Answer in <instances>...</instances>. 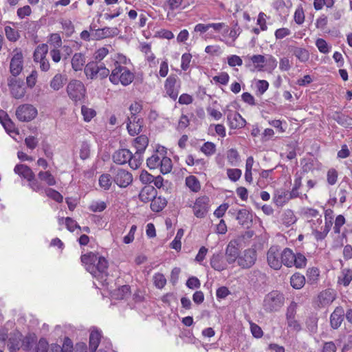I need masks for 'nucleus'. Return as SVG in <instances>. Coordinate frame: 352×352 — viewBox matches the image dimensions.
Listing matches in <instances>:
<instances>
[{"label": "nucleus", "instance_id": "obj_22", "mask_svg": "<svg viewBox=\"0 0 352 352\" xmlns=\"http://www.w3.org/2000/svg\"><path fill=\"white\" fill-rule=\"evenodd\" d=\"M157 195L156 189L152 186H144L139 194V199L144 203H147L152 201Z\"/></svg>", "mask_w": 352, "mask_h": 352}, {"label": "nucleus", "instance_id": "obj_2", "mask_svg": "<svg viewBox=\"0 0 352 352\" xmlns=\"http://www.w3.org/2000/svg\"><path fill=\"white\" fill-rule=\"evenodd\" d=\"M80 260L87 271L94 277L102 283L107 280L109 264L104 257L90 252L81 255Z\"/></svg>", "mask_w": 352, "mask_h": 352}, {"label": "nucleus", "instance_id": "obj_63", "mask_svg": "<svg viewBox=\"0 0 352 352\" xmlns=\"http://www.w3.org/2000/svg\"><path fill=\"white\" fill-rule=\"evenodd\" d=\"M294 54L298 59L301 62L307 61L309 58V54L307 50L303 48H298L295 50Z\"/></svg>", "mask_w": 352, "mask_h": 352}, {"label": "nucleus", "instance_id": "obj_47", "mask_svg": "<svg viewBox=\"0 0 352 352\" xmlns=\"http://www.w3.org/2000/svg\"><path fill=\"white\" fill-rule=\"evenodd\" d=\"M81 113L85 122H89L96 115L94 109L88 108L85 105L81 107Z\"/></svg>", "mask_w": 352, "mask_h": 352}, {"label": "nucleus", "instance_id": "obj_41", "mask_svg": "<svg viewBox=\"0 0 352 352\" xmlns=\"http://www.w3.org/2000/svg\"><path fill=\"white\" fill-rule=\"evenodd\" d=\"M265 56L260 54L257 55H253L250 60L252 63L254 64L255 68H256L258 70L261 71L263 70L265 67Z\"/></svg>", "mask_w": 352, "mask_h": 352}, {"label": "nucleus", "instance_id": "obj_14", "mask_svg": "<svg viewBox=\"0 0 352 352\" xmlns=\"http://www.w3.org/2000/svg\"><path fill=\"white\" fill-rule=\"evenodd\" d=\"M336 299V294L333 289H327L319 293L316 303L320 308L329 306Z\"/></svg>", "mask_w": 352, "mask_h": 352}, {"label": "nucleus", "instance_id": "obj_51", "mask_svg": "<svg viewBox=\"0 0 352 352\" xmlns=\"http://www.w3.org/2000/svg\"><path fill=\"white\" fill-rule=\"evenodd\" d=\"M192 57V54L190 53L182 54L181 58V69L183 71H187L190 68Z\"/></svg>", "mask_w": 352, "mask_h": 352}, {"label": "nucleus", "instance_id": "obj_39", "mask_svg": "<svg viewBox=\"0 0 352 352\" xmlns=\"http://www.w3.org/2000/svg\"><path fill=\"white\" fill-rule=\"evenodd\" d=\"M184 235V230L180 228L177 230L176 236L170 243V247L177 251H180L182 248L181 239Z\"/></svg>", "mask_w": 352, "mask_h": 352}, {"label": "nucleus", "instance_id": "obj_62", "mask_svg": "<svg viewBox=\"0 0 352 352\" xmlns=\"http://www.w3.org/2000/svg\"><path fill=\"white\" fill-rule=\"evenodd\" d=\"M205 52L211 56H219L222 54V50L220 46L212 45L206 47Z\"/></svg>", "mask_w": 352, "mask_h": 352}, {"label": "nucleus", "instance_id": "obj_52", "mask_svg": "<svg viewBox=\"0 0 352 352\" xmlns=\"http://www.w3.org/2000/svg\"><path fill=\"white\" fill-rule=\"evenodd\" d=\"M201 151L206 155H212L216 151V146L213 142H207L203 144Z\"/></svg>", "mask_w": 352, "mask_h": 352}, {"label": "nucleus", "instance_id": "obj_29", "mask_svg": "<svg viewBox=\"0 0 352 352\" xmlns=\"http://www.w3.org/2000/svg\"><path fill=\"white\" fill-rule=\"evenodd\" d=\"M290 284L294 289H300L305 284V277L302 274L296 272L291 276Z\"/></svg>", "mask_w": 352, "mask_h": 352}, {"label": "nucleus", "instance_id": "obj_55", "mask_svg": "<svg viewBox=\"0 0 352 352\" xmlns=\"http://www.w3.org/2000/svg\"><path fill=\"white\" fill-rule=\"evenodd\" d=\"M90 145L87 142H82L80 148V157L85 160L89 157Z\"/></svg>", "mask_w": 352, "mask_h": 352}, {"label": "nucleus", "instance_id": "obj_12", "mask_svg": "<svg viewBox=\"0 0 352 352\" xmlns=\"http://www.w3.org/2000/svg\"><path fill=\"white\" fill-rule=\"evenodd\" d=\"M210 199L207 196L198 197L193 206L194 214L197 218H204L209 210Z\"/></svg>", "mask_w": 352, "mask_h": 352}, {"label": "nucleus", "instance_id": "obj_13", "mask_svg": "<svg viewBox=\"0 0 352 352\" xmlns=\"http://www.w3.org/2000/svg\"><path fill=\"white\" fill-rule=\"evenodd\" d=\"M296 303L292 302L291 305L287 307L286 313V320L287 327L294 331L299 332L301 330V325L295 316L296 314Z\"/></svg>", "mask_w": 352, "mask_h": 352}, {"label": "nucleus", "instance_id": "obj_11", "mask_svg": "<svg viewBox=\"0 0 352 352\" xmlns=\"http://www.w3.org/2000/svg\"><path fill=\"white\" fill-rule=\"evenodd\" d=\"M267 261L270 267L275 270L281 268V252L278 246H272L267 253Z\"/></svg>", "mask_w": 352, "mask_h": 352}, {"label": "nucleus", "instance_id": "obj_9", "mask_svg": "<svg viewBox=\"0 0 352 352\" xmlns=\"http://www.w3.org/2000/svg\"><path fill=\"white\" fill-rule=\"evenodd\" d=\"M256 259V251L249 248L245 250L242 254L239 255L237 263L242 269H250L255 264Z\"/></svg>", "mask_w": 352, "mask_h": 352}, {"label": "nucleus", "instance_id": "obj_48", "mask_svg": "<svg viewBox=\"0 0 352 352\" xmlns=\"http://www.w3.org/2000/svg\"><path fill=\"white\" fill-rule=\"evenodd\" d=\"M34 342L35 340L34 337L32 336H26L23 338H22L21 346L23 347V350L29 351L32 350Z\"/></svg>", "mask_w": 352, "mask_h": 352}, {"label": "nucleus", "instance_id": "obj_50", "mask_svg": "<svg viewBox=\"0 0 352 352\" xmlns=\"http://www.w3.org/2000/svg\"><path fill=\"white\" fill-rule=\"evenodd\" d=\"M294 260V265L296 268H302L306 266L307 264V258L306 257L301 253H297L295 254Z\"/></svg>", "mask_w": 352, "mask_h": 352}, {"label": "nucleus", "instance_id": "obj_49", "mask_svg": "<svg viewBox=\"0 0 352 352\" xmlns=\"http://www.w3.org/2000/svg\"><path fill=\"white\" fill-rule=\"evenodd\" d=\"M227 159L231 165H236L239 160V154L235 148H230L227 153Z\"/></svg>", "mask_w": 352, "mask_h": 352}, {"label": "nucleus", "instance_id": "obj_35", "mask_svg": "<svg viewBox=\"0 0 352 352\" xmlns=\"http://www.w3.org/2000/svg\"><path fill=\"white\" fill-rule=\"evenodd\" d=\"M282 221L284 225L289 227L296 221V217L292 210H287L282 216Z\"/></svg>", "mask_w": 352, "mask_h": 352}, {"label": "nucleus", "instance_id": "obj_16", "mask_svg": "<svg viewBox=\"0 0 352 352\" xmlns=\"http://www.w3.org/2000/svg\"><path fill=\"white\" fill-rule=\"evenodd\" d=\"M120 30L116 27H104L98 28L93 34L94 39L100 41L107 38H113L119 34Z\"/></svg>", "mask_w": 352, "mask_h": 352}, {"label": "nucleus", "instance_id": "obj_19", "mask_svg": "<svg viewBox=\"0 0 352 352\" xmlns=\"http://www.w3.org/2000/svg\"><path fill=\"white\" fill-rule=\"evenodd\" d=\"M236 219L239 224L244 228H248L252 223V214L245 208L239 209L236 212Z\"/></svg>", "mask_w": 352, "mask_h": 352}, {"label": "nucleus", "instance_id": "obj_20", "mask_svg": "<svg viewBox=\"0 0 352 352\" xmlns=\"http://www.w3.org/2000/svg\"><path fill=\"white\" fill-rule=\"evenodd\" d=\"M228 262L222 253L214 254L210 258L211 267L217 271L221 272L227 268Z\"/></svg>", "mask_w": 352, "mask_h": 352}, {"label": "nucleus", "instance_id": "obj_61", "mask_svg": "<svg viewBox=\"0 0 352 352\" xmlns=\"http://www.w3.org/2000/svg\"><path fill=\"white\" fill-rule=\"evenodd\" d=\"M107 208V204L104 201H94L89 206V208L91 211L97 212H102Z\"/></svg>", "mask_w": 352, "mask_h": 352}, {"label": "nucleus", "instance_id": "obj_6", "mask_svg": "<svg viewBox=\"0 0 352 352\" xmlns=\"http://www.w3.org/2000/svg\"><path fill=\"white\" fill-rule=\"evenodd\" d=\"M110 172L113 182L120 188H126L133 182V175L128 170L111 166Z\"/></svg>", "mask_w": 352, "mask_h": 352}, {"label": "nucleus", "instance_id": "obj_3", "mask_svg": "<svg viewBox=\"0 0 352 352\" xmlns=\"http://www.w3.org/2000/svg\"><path fill=\"white\" fill-rule=\"evenodd\" d=\"M14 171L20 177L27 179L29 187L34 192H41L44 186L35 177L34 173L28 166L19 164L15 166Z\"/></svg>", "mask_w": 352, "mask_h": 352}, {"label": "nucleus", "instance_id": "obj_53", "mask_svg": "<svg viewBox=\"0 0 352 352\" xmlns=\"http://www.w3.org/2000/svg\"><path fill=\"white\" fill-rule=\"evenodd\" d=\"M242 175V172L239 168L227 169V175L232 182L238 181Z\"/></svg>", "mask_w": 352, "mask_h": 352}, {"label": "nucleus", "instance_id": "obj_5", "mask_svg": "<svg viewBox=\"0 0 352 352\" xmlns=\"http://www.w3.org/2000/svg\"><path fill=\"white\" fill-rule=\"evenodd\" d=\"M48 50V45L42 43L36 46L33 53L34 63L39 65V68L43 72H47L50 69V64L47 58Z\"/></svg>", "mask_w": 352, "mask_h": 352}, {"label": "nucleus", "instance_id": "obj_32", "mask_svg": "<svg viewBox=\"0 0 352 352\" xmlns=\"http://www.w3.org/2000/svg\"><path fill=\"white\" fill-rule=\"evenodd\" d=\"M352 280V270L351 269H343L340 276L338 277V283L347 287Z\"/></svg>", "mask_w": 352, "mask_h": 352}, {"label": "nucleus", "instance_id": "obj_34", "mask_svg": "<svg viewBox=\"0 0 352 352\" xmlns=\"http://www.w3.org/2000/svg\"><path fill=\"white\" fill-rule=\"evenodd\" d=\"M67 79L65 75L57 74L51 80L50 85L52 88H60L67 83Z\"/></svg>", "mask_w": 352, "mask_h": 352}, {"label": "nucleus", "instance_id": "obj_33", "mask_svg": "<svg viewBox=\"0 0 352 352\" xmlns=\"http://www.w3.org/2000/svg\"><path fill=\"white\" fill-rule=\"evenodd\" d=\"M186 185L191 191L197 192L201 189L200 182L198 179L193 175L188 176L186 178Z\"/></svg>", "mask_w": 352, "mask_h": 352}, {"label": "nucleus", "instance_id": "obj_31", "mask_svg": "<svg viewBox=\"0 0 352 352\" xmlns=\"http://www.w3.org/2000/svg\"><path fill=\"white\" fill-rule=\"evenodd\" d=\"M140 50L144 54L145 58L148 63H152L155 60V56L152 52L151 45L150 43L146 42L141 43Z\"/></svg>", "mask_w": 352, "mask_h": 352}, {"label": "nucleus", "instance_id": "obj_54", "mask_svg": "<svg viewBox=\"0 0 352 352\" xmlns=\"http://www.w3.org/2000/svg\"><path fill=\"white\" fill-rule=\"evenodd\" d=\"M209 28H212L217 33L222 31L227 33L228 32V25L223 22L209 23Z\"/></svg>", "mask_w": 352, "mask_h": 352}, {"label": "nucleus", "instance_id": "obj_15", "mask_svg": "<svg viewBox=\"0 0 352 352\" xmlns=\"http://www.w3.org/2000/svg\"><path fill=\"white\" fill-rule=\"evenodd\" d=\"M22 338L23 335L19 331L12 332L9 336L6 334L1 335V339L3 340L8 338V347L10 352H16L19 350Z\"/></svg>", "mask_w": 352, "mask_h": 352}, {"label": "nucleus", "instance_id": "obj_7", "mask_svg": "<svg viewBox=\"0 0 352 352\" xmlns=\"http://www.w3.org/2000/svg\"><path fill=\"white\" fill-rule=\"evenodd\" d=\"M85 74L91 79H102L109 77L110 71L104 66L99 65L96 62H90L85 67Z\"/></svg>", "mask_w": 352, "mask_h": 352}, {"label": "nucleus", "instance_id": "obj_18", "mask_svg": "<svg viewBox=\"0 0 352 352\" xmlns=\"http://www.w3.org/2000/svg\"><path fill=\"white\" fill-rule=\"evenodd\" d=\"M230 127L232 129H241L245 126V120L236 111H230L227 114Z\"/></svg>", "mask_w": 352, "mask_h": 352}, {"label": "nucleus", "instance_id": "obj_1", "mask_svg": "<svg viewBox=\"0 0 352 352\" xmlns=\"http://www.w3.org/2000/svg\"><path fill=\"white\" fill-rule=\"evenodd\" d=\"M112 60L113 68L109 75V81L115 85H129L135 79V73L127 67L131 65L130 58L121 53H117Z\"/></svg>", "mask_w": 352, "mask_h": 352}, {"label": "nucleus", "instance_id": "obj_38", "mask_svg": "<svg viewBox=\"0 0 352 352\" xmlns=\"http://www.w3.org/2000/svg\"><path fill=\"white\" fill-rule=\"evenodd\" d=\"M160 172L165 175L170 173L172 170V161L169 157H164L160 164Z\"/></svg>", "mask_w": 352, "mask_h": 352}, {"label": "nucleus", "instance_id": "obj_25", "mask_svg": "<svg viewBox=\"0 0 352 352\" xmlns=\"http://www.w3.org/2000/svg\"><path fill=\"white\" fill-rule=\"evenodd\" d=\"M85 63V56L82 53H75L71 61L73 69L76 72L82 70Z\"/></svg>", "mask_w": 352, "mask_h": 352}, {"label": "nucleus", "instance_id": "obj_60", "mask_svg": "<svg viewBox=\"0 0 352 352\" xmlns=\"http://www.w3.org/2000/svg\"><path fill=\"white\" fill-rule=\"evenodd\" d=\"M32 14V9L30 6L26 5L21 8H19L16 11L17 16L23 19L26 16H30Z\"/></svg>", "mask_w": 352, "mask_h": 352}, {"label": "nucleus", "instance_id": "obj_24", "mask_svg": "<svg viewBox=\"0 0 352 352\" xmlns=\"http://www.w3.org/2000/svg\"><path fill=\"white\" fill-rule=\"evenodd\" d=\"M226 256L228 264H232L238 260L239 256V249L232 242H230L227 245Z\"/></svg>", "mask_w": 352, "mask_h": 352}, {"label": "nucleus", "instance_id": "obj_4", "mask_svg": "<svg viewBox=\"0 0 352 352\" xmlns=\"http://www.w3.org/2000/svg\"><path fill=\"white\" fill-rule=\"evenodd\" d=\"M285 298L283 295L277 291H273L264 298L263 309L267 312L278 311L284 304Z\"/></svg>", "mask_w": 352, "mask_h": 352}, {"label": "nucleus", "instance_id": "obj_45", "mask_svg": "<svg viewBox=\"0 0 352 352\" xmlns=\"http://www.w3.org/2000/svg\"><path fill=\"white\" fill-rule=\"evenodd\" d=\"M316 45L319 52L322 54H328L331 48V47L328 45L327 41L321 38H319L316 41Z\"/></svg>", "mask_w": 352, "mask_h": 352}, {"label": "nucleus", "instance_id": "obj_30", "mask_svg": "<svg viewBox=\"0 0 352 352\" xmlns=\"http://www.w3.org/2000/svg\"><path fill=\"white\" fill-rule=\"evenodd\" d=\"M166 204L167 201L165 198L155 196L151 201V209L153 212H160L166 207Z\"/></svg>", "mask_w": 352, "mask_h": 352}, {"label": "nucleus", "instance_id": "obj_23", "mask_svg": "<svg viewBox=\"0 0 352 352\" xmlns=\"http://www.w3.org/2000/svg\"><path fill=\"white\" fill-rule=\"evenodd\" d=\"M102 338L101 331L94 328L89 335V347L90 352H95Z\"/></svg>", "mask_w": 352, "mask_h": 352}, {"label": "nucleus", "instance_id": "obj_57", "mask_svg": "<svg viewBox=\"0 0 352 352\" xmlns=\"http://www.w3.org/2000/svg\"><path fill=\"white\" fill-rule=\"evenodd\" d=\"M153 280L155 286L159 289H162L166 283L165 276L160 273L155 274L153 276Z\"/></svg>", "mask_w": 352, "mask_h": 352}, {"label": "nucleus", "instance_id": "obj_43", "mask_svg": "<svg viewBox=\"0 0 352 352\" xmlns=\"http://www.w3.org/2000/svg\"><path fill=\"white\" fill-rule=\"evenodd\" d=\"M143 153H138V152H135V154H133V159L129 161V166L131 168L135 170L138 169L143 162Z\"/></svg>", "mask_w": 352, "mask_h": 352}, {"label": "nucleus", "instance_id": "obj_64", "mask_svg": "<svg viewBox=\"0 0 352 352\" xmlns=\"http://www.w3.org/2000/svg\"><path fill=\"white\" fill-rule=\"evenodd\" d=\"M48 43L56 48L59 47L62 45L61 37L58 33H52L50 36Z\"/></svg>", "mask_w": 352, "mask_h": 352}, {"label": "nucleus", "instance_id": "obj_56", "mask_svg": "<svg viewBox=\"0 0 352 352\" xmlns=\"http://www.w3.org/2000/svg\"><path fill=\"white\" fill-rule=\"evenodd\" d=\"M161 159L157 154H154L146 160L147 166L150 169H154L160 166Z\"/></svg>", "mask_w": 352, "mask_h": 352}, {"label": "nucleus", "instance_id": "obj_37", "mask_svg": "<svg viewBox=\"0 0 352 352\" xmlns=\"http://www.w3.org/2000/svg\"><path fill=\"white\" fill-rule=\"evenodd\" d=\"M112 176L110 174L104 173L99 177V185L104 190H108L112 184Z\"/></svg>", "mask_w": 352, "mask_h": 352}, {"label": "nucleus", "instance_id": "obj_42", "mask_svg": "<svg viewBox=\"0 0 352 352\" xmlns=\"http://www.w3.org/2000/svg\"><path fill=\"white\" fill-rule=\"evenodd\" d=\"M45 191L46 195L58 203H61L63 200V197L57 190L52 188H45L42 192Z\"/></svg>", "mask_w": 352, "mask_h": 352}, {"label": "nucleus", "instance_id": "obj_58", "mask_svg": "<svg viewBox=\"0 0 352 352\" xmlns=\"http://www.w3.org/2000/svg\"><path fill=\"white\" fill-rule=\"evenodd\" d=\"M276 59L272 55H267L265 58V67L266 69L274 70L277 66Z\"/></svg>", "mask_w": 352, "mask_h": 352}, {"label": "nucleus", "instance_id": "obj_10", "mask_svg": "<svg viewBox=\"0 0 352 352\" xmlns=\"http://www.w3.org/2000/svg\"><path fill=\"white\" fill-rule=\"evenodd\" d=\"M37 115V110L31 104L20 105L16 111V116L19 121L30 122Z\"/></svg>", "mask_w": 352, "mask_h": 352}, {"label": "nucleus", "instance_id": "obj_40", "mask_svg": "<svg viewBox=\"0 0 352 352\" xmlns=\"http://www.w3.org/2000/svg\"><path fill=\"white\" fill-rule=\"evenodd\" d=\"M4 30L6 38L10 41L15 42L20 38V34L18 30L11 28L10 26H6Z\"/></svg>", "mask_w": 352, "mask_h": 352}, {"label": "nucleus", "instance_id": "obj_46", "mask_svg": "<svg viewBox=\"0 0 352 352\" xmlns=\"http://www.w3.org/2000/svg\"><path fill=\"white\" fill-rule=\"evenodd\" d=\"M333 120H336L339 124L344 126H347L351 124L350 122H349V121L352 122V119L340 113H336L333 115Z\"/></svg>", "mask_w": 352, "mask_h": 352}, {"label": "nucleus", "instance_id": "obj_17", "mask_svg": "<svg viewBox=\"0 0 352 352\" xmlns=\"http://www.w3.org/2000/svg\"><path fill=\"white\" fill-rule=\"evenodd\" d=\"M133 159V153L126 148H122L116 151L112 155V160L114 163L123 165L129 164L130 160Z\"/></svg>", "mask_w": 352, "mask_h": 352}, {"label": "nucleus", "instance_id": "obj_8", "mask_svg": "<svg viewBox=\"0 0 352 352\" xmlns=\"http://www.w3.org/2000/svg\"><path fill=\"white\" fill-rule=\"evenodd\" d=\"M23 69V54L20 48H15L10 63V72L14 76H18Z\"/></svg>", "mask_w": 352, "mask_h": 352}, {"label": "nucleus", "instance_id": "obj_26", "mask_svg": "<svg viewBox=\"0 0 352 352\" xmlns=\"http://www.w3.org/2000/svg\"><path fill=\"white\" fill-rule=\"evenodd\" d=\"M148 145V138L145 135L138 136L133 140V146L136 148L135 152L144 153Z\"/></svg>", "mask_w": 352, "mask_h": 352}, {"label": "nucleus", "instance_id": "obj_27", "mask_svg": "<svg viewBox=\"0 0 352 352\" xmlns=\"http://www.w3.org/2000/svg\"><path fill=\"white\" fill-rule=\"evenodd\" d=\"M69 97L75 102H85L86 89H67Z\"/></svg>", "mask_w": 352, "mask_h": 352}, {"label": "nucleus", "instance_id": "obj_44", "mask_svg": "<svg viewBox=\"0 0 352 352\" xmlns=\"http://www.w3.org/2000/svg\"><path fill=\"white\" fill-rule=\"evenodd\" d=\"M136 124V128H132L131 124L127 123L126 127L128 131L131 135H138L142 131L143 127V120L140 118L138 119L135 123Z\"/></svg>", "mask_w": 352, "mask_h": 352}, {"label": "nucleus", "instance_id": "obj_36", "mask_svg": "<svg viewBox=\"0 0 352 352\" xmlns=\"http://www.w3.org/2000/svg\"><path fill=\"white\" fill-rule=\"evenodd\" d=\"M40 180L45 182L48 186H54L56 179L50 171H40L38 174Z\"/></svg>", "mask_w": 352, "mask_h": 352}, {"label": "nucleus", "instance_id": "obj_28", "mask_svg": "<svg viewBox=\"0 0 352 352\" xmlns=\"http://www.w3.org/2000/svg\"><path fill=\"white\" fill-rule=\"evenodd\" d=\"M295 254L288 248H285L281 252V265H284L287 267L294 266V258Z\"/></svg>", "mask_w": 352, "mask_h": 352}, {"label": "nucleus", "instance_id": "obj_59", "mask_svg": "<svg viewBox=\"0 0 352 352\" xmlns=\"http://www.w3.org/2000/svg\"><path fill=\"white\" fill-rule=\"evenodd\" d=\"M305 16L303 8L302 7H298L296 8L294 15V19L296 23L298 25L302 24L305 21Z\"/></svg>", "mask_w": 352, "mask_h": 352}, {"label": "nucleus", "instance_id": "obj_21", "mask_svg": "<svg viewBox=\"0 0 352 352\" xmlns=\"http://www.w3.org/2000/svg\"><path fill=\"white\" fill-rule=\"evenodd\" d=\"M344 316V309L342 307H337L330 316V324L333 329H338Z\"/></svg>", "mask_w": 352, "mask_h": 352}]
</instances>
